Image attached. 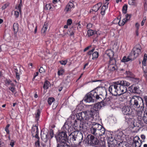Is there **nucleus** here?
Masks as SVG:
<instances>
[{
  "mask_svg": "<svg viewBox=\"0 0 147 147\" xmlns=\"http://www.w3.org/2000/svg\"><path fill=\"white\" fill-rule=\"evenodd\" d=\"M70 140L73 142L77 141L79 142L78 145H81V144L83 142V136L82 134L81 133L78 131H74L72 132L69 135Z\"/></svg>",
  "mask_w": 147,
  "mask_h": 147,
  "instance_id": "nucleus-6",
  "label": "nucleus"
},
{
  "mask_svg": "<svg viewBox=\"0 0 147 147\" xmlns=\"http://www.w3.org/2000/svg\"><path fill=\"white\" fill-rule=\"evenodd\" d=\"M98 53L97 51H95L92 54V59H94L98 57Z\"/></svg>",
  "mask_w": 147,
  "mask_h": 147,
  "instance_id": "nucleus-31",
  "label": "nucleus"
},
{
  "mask_svg": "<svg viewBox=\"0 0 147 147\" xmlns=\"http://www.w3.org/2000/svg\"><path fill=\"white\" fill-rule=\"evenodd\" d=\"M131 17V16L130 15L128 14H126L125 15V18L128 21L130 19Z\"/></svg>",
  "mask_w": 147,
  "mask_h": 147,
  "instance_id": "nucleus-57",
  "label": "nucleus"
},
{
  "mask_svg": "<svg viewBox=\"0 0 147 147\" xmlns=\"http://www.w3.org/2000/svg\"><path fill=\"white\" fill-rule=\"evenodd\" d=\"M127 21V20L126 19H125V18H124L121 23L120 22V23H119V26H123L125 23Z\"/></svg>",
  "mask_w": 147,
  "mask_h": 147,
  "instance_id": "nucleus-42",
  "label": "nucleus"
},
{
  "mask_svg": "<svg viewBox=\"0 0 147 147\" xmlns=\"http://www.w3.org/2000/svg\"><path fill=\"white\" fill-rule=\"evenodd\" d=\"M19 25L18 23H14L13 25V28L15 33H16L18 30Z\"/></svg>",
  "mask_w": 147,
  "mask_h": 147,
  "instance_id": "nucleus-26",
  "label": "nucleus"
},
{
  "mask_svg": "<svg viewBox=\"0 0 147 147\" xmlns=\"http://www.w3.org/2000/svg\"><path fill=\"white\" fill-rule=\"evenodd\" d=\"M102 106L101 102L94 104L93 108H91L90 111H85L79 113L77 115V119L80 121L84 120L85 122L87 121V123L88 124V122H92L94 116L98 113Z\"/></svg>",
  "mask_w": 147,
  "mask_h": 147,
  "instance_id": "nucleus-1",
  "label": "nucleus"
},
{
  "mask_svg": "<svg viewBox=\"0 0 147 147\" xmlns=\"http://www.w3.org/2000/svg\"><path fill=\"white\" fill-rule=\"evenodd\" d=\"M129 104L133 109L135 108H141L143 107L144 104L142 99L140 97L133 96L129 101Z\"/></svg>",
  "mask_w": 147,
  "mask_h": 147,
  "instance_id": "nucleus-4",
  "label": "nucleus"
},
{
  "mask_svg": "<svg viewBox=\"0 0 147 147\" xmlns=\"http://www.w3.org/2000/svg\"><path fill=\"white\" fill-rule=\"evenodd\" d=\"M114 141L108 143L109 146V147H116V145Z\"/></svg>",
  "mask_w": 147,
  "mask_h": 147,
  "instance_id": "nucleus-35",
  "label": "nucleus"
},
{
  "mask_svg": "<svg viewBox=\"0 0 147 147\" xmlns=\"http://www.w3.org/2000/svg\"><path fill=\"white\" fill-rule=\"evenodd\" d=\"M107 54L110 58V60L113 59H115L113 58L114 55V53L111 50H110L107 51Z\"/></svg>",
  "mask_w": 147,
  "mask_h": 147,
  "instance_id": "nucleus-25",
  "label": "nucleus"
},
{
  "mask_svg": "<svg viewBox=\"0 0 147 147\" xmlns=\"http://www.w3.org/2000/svg\"><path fill=\"white\" fill-rule=\"evenodd\" d=\"M92 26V25L91 24L89 23L88 24L87 26V29H89L91 28Z\"/></svg>",
  "mask_w": 147,
  "mask_h": 147,
  "instance_id": "nucleus-63",
  "label": "nucleus"
},
{
  "mask_svg": "<svg viewBox=\"0 0 147 147\" xmlns=\"http://www.w3.org/2000/svg\"><path fill=\"white\" fill-rule=\"evenodd\" d=\"M143 119L144 122L147 124V109H146L144 112L143 116Z\"/></svg>",
  "mask_w": 147,
  "mask_h": 147,
  "instance_id": "nucleus-28",
  "label": "nucleus"
},
{
  "mask_svg": "<svg viewBox=\"0 0 147 147\" xmlns=\"http://www.w3.org/2000/svg\"><path fill=\"white\" fill-rule=\"evenodd\" d=\"M98 123H96L90 128L91 133L96 137H99Z\"/></svg>",
  "mask_w": 147,
  "mask_h": 147,
  "instance_id": "nucleus-13",
  "label": "nucleus"
},
{
  "mask_svg": "<svg viewBox=\"0 0 147 147\" xmlns=\"http://www.w3.org/2000/svg\"><path fill=\"white\" fill-rule=\"evenodd\" d=\"M94 49H93L88 52L87 54L88 55H90V57H91V54H92L93 52L94 51Z\"/></svg>",
  "mask_w": 147,
  "mask_h": 147,
  "instance_id": "nucleus-51",
  "label": "nucleus"
},
{
  "mask_svg": "<svg viewBox=\"0 0 147 147\" xmlns=\"http://www.w3.org/2000/svg\"><path fill=\"white\" fill-rule=\"evenodd\" d=\"M136 0H129V4L131 5H133L135 4Z\"/></svg>",
  "mask_w": 147,
  "mask_h": 147,
  "instance_id": "nucleus-45",
  "label": "nucleus"
},
{
  "mask_svg": "<svg viewBox=\"0 0 147 147\" xmlns=\"http://www.w3.org/2000/svg\"><path fill=\"white\" fill-rule=\"evenodd\" d=\"M40 110L38 109L37 110V111L35 113V120L38 121L40 117Z\"/></svg>",
  "mask_w": 147,
  "mask_h": 147,
  "instance_id": "nucleus-29",
  "label": "nucleus"
},
{
  "mask_svg": "<svg viewBox=\"0 0 147 147\" xmlns=\"http://www.w3.org/2000/svg\"><path fill=\"white\" fill-rule=\"evenodd\" d=\"M133 141V146L135 147H140L142 142L138 136H136L134 138Z\"/></svg>",
  "mask_w": 147,
  "mask_h": 147,
  "instance_id": "nucleus-15",
  "label": "nucleus"
},
{
  "mask_svg": "<svg viewBox=\"0 0 147 147\" xmlns=\"http://www.w3.org/2000/svg\"><path fill=\"white\" fill-rule=\"evenodd\" d=\"M119 95L120 97H122V94L126 93L127 90V88L126 87H124L120 84H117Z\"/></svg>",
  "mask_w": 147,
  "mask_h": 147,
  "instance_id": "nucleus-16",
  "label": "nucleus"
},
{
  "mask_svg": "<svg viewBox=\"0 0 147 147\" xmlns=\"http://www.w3.org/2000/svg\"><path fill=\"white\" fill-rule=\"evenodd\" d=\"M49 82L48 81H46L44 84L43 88L45 89H47L49 88Z\"/></svg>",
  "mask_w": 147,
  "mask_h": 147,
  "instance_id": "nucleus-33",
  "label": "nucleus"
},
{
  "mask_svg": "<svg viewBox=\"0 0 147 147\" xmlns=\"http://www.w3.org/2000/svg\"><path fill=\"white\" fill-rule=\"evenodd\" d=\"M67 62V60H64V61H60V63L62 65H65Z\"/></svg>",
  "mask_w": 147,
  "mask_h": 147,
  "instance_id": "nucleus-54",
  "label": "nucleus"
},
{
  "mask_svg": "<svg viewBox=\"0 0 147 147\" xmlns=\"http://www.w3.org/2000/svg\"><path fill=\"white\" fill-rule=\"evenodd\" d=\"M101 3H97L93 7L92 9V10L95 12L97 11L101 7Z\"/></svg>",
  "mask_w": 147,
  "mask_h": 147,
  "instance_id": "nucleus-24",
  "label": "nucleus"
},
{
  "mask_svg": "<svg viewBox=\"0 0 147 147\" xmlns=\"http://www.w3.org/2000/svg\"><path fill=\"white\" fill-rule=\"evenodd\" d=\"M104 93L107 95L106 91L101 87H98L86 94L84 98V100L86 102H94L95 99L101 101L104 99Z\"/></svg>",
  "mask_w": 147,
  "mask_h": 147,
  "instance_id": "nucleus-2",
  "label": "nucleus"
},
{
  "mask_svg": "<svg viewBox=\"0 0 147 147\" xmlns=\"http://www.w3.org/2000/svg\"><path fill=\"white\" fill-rule=\"evenodd\" d=\"M37 139V140L35 142V146L36 147H39L40 145L39 142V139Z\"/></svg>",
  "mask_w": 147,
  "mask_h": 147,
  "instance_id": "nucleus-47",
  "label": "nucleus"
},
{
  "mask_svg": "<svg viewBox=\"0 0 147 147\" xmlns=\"http://www.w3.org/2000/svg\"><path fill=\"white\" fill-rule=\"evenodd\" d=\"M52 4L49 3L46 5L45 9L47 10H50L52 8Z\"/></svg>",
  "mask_w": 147,
  "mask_h": 147,
  "instance_id": "nucleus-34",
  "label": "nucleus"
},
{
  "mask_svg": "<svg viewBox=\"0 0 147 147\" xmlns=\"http://www.w3.org/2000/svg\"><path fill=\"white\" fill-rule=\"evenodd\" d=\"M127 6L126 5H125L123 7L122 11L123 13H126L127 10Z\"/></svg>",
  "mask_w": 147,
  "mask_h": 147,
  "instance_id": "nucleus-39",
  "label": "nucleus"
},
{
  "mask_svg": "<svg viewBox=\"0 0 147 147\" xmlns=\"http://www.w3.org/2000/svg\"><path fill=\"white\" fill-rule=\"evenodd\" d=\"M117 84V82H115L113 84L109 86V90L113 95L117 96V98H119L120 96L118 93L119 91L118 90Z\"/></svg>",
  "mask_w": 147,
  "mask_h": 147,
  "instance_id": "nucleus-10",
  "label": "nucleus"
},
{
  "mask_svg": "<svg viewBox=\"0 0 147 147\" xmlns=\"http://www.w3.org/2000/svg\"><path fill=\"white\" fill-rule=\"evenodd\" d=\"M9 3H6L3 5L1 7V9L3 10L5 9L8 6H9Z\"/></svg>",
  "mask_w": 147,
  "mask_h": 147,
  "instance_id": "nucleus-44",
  "label": "nucleus"
},
{
  "mask_svg": "<svg viewBox=\"0 0 147 147\" xmlns=\"http://www.w3.org/2000/svg\"><path fill=\"white\" fill-rule=\"evenodd\" d=\"M98 135L99 136H102L105 134V129L102 126L98 124Z\"/></svg>",
  "mask_w": 147,
  "mask_h": 147,
  "instance_id": "nucleus-20",
  "label": "nucleus"
},
{
  "mask_svg": "<svg viewBox=\"0 0 147 147\" xmlns=\"http://www.w3.org/2000/svg\"><path fill=\"white\" fill-rule=\"evenodd\" d=\"M55 137L58 144H61L63 143L66 144L65 142L67 139V137L65 132L61 131L57 136H55Z\"/></svg>",
  "mask_w": 147,
  "mask_h": 147,
  "instance_id": "nucleus-7",
  "label": "nucleus"
},
{
  "mask_svg": "<svg viewBox=\"0 0 147 147\" xmlns=\"http://www.w3.org/2000/svg\"><path fill=\"white\" fill-rule=\"evenodd\" d=\"M122 111L123 113L126 115L125 118L127 121L132 119L136 113L135 109H133L128 106H123L122 109Z\"/></svg>",
  "mask_w": 147,
  "mask_h": 147,
  "instance_id": "nucleus-3",
  "label": "nucleus"
},
{
  "mask_svg": "<svg viewBox=\"0 0 147 147\" xmlns=\"http://www.w3.org/2000/svg\"><path fill=\"white\" fill-rule=\"evenodd\" d=\"M96 33L94 31L92 30H89L87 32V35L88 36H90L93 34H95Z\"/></svg>",
  "mask_w": 147,
  "mask_h": 147,
  "instance_id": "nucleus-30",
  "label": "nucleus"
},
{
  "mask_svg": "<svg viewBox=\"0 0 147 147\" xmlns=\"http://www.w3.org/2000/svg\"><path fill=\"white\" fill-rule=\"evenodd\" d=\"M110 63L108 66L109 69L111 71H113L117 69V60L116 59L110 60Z\"/></svg>",
  "mask_w": 147,
  "mask_h": 147,
  "instance_id": "nucleus-12",
  "label": "nucleus"
},
{
  "mask_svg": "<svg viewBox=\"0 0 147 147\" xmlns=\"http://www.w3.org/2000/svg\"><path fill=\"white\" fill-rule=\"evenodd\" d=\"M141 47L139 44H137L133 48L130 54L134 59H135L141 53Z\"/></svg>",
  "mask_w": 147,
  "mask_h": 147,
  "instance_id": "nucleus-11",
  "label": "nucleus"
},
{
  "mask_svg": "<svg viewBox=\"0 0 147 147\" xmlns=\"http://www.w3.org/2000/svg\"><path fill=\"white\" fill-rule=\"evenodd\" d=\"M76 25L78 26L77 28L78 29H80L81 28V25L80 24V22L77 24Z\"/></svg>",
  "mask_w": 147,
  "mask_h": 147,
  "instance_id": "nucleus-64",
  "label": "nucleus"
},
{
  "mask_svg": "<svg viewBox=\"0 0 147 147\" xmlns=\"http://www.w3.org/2000/svg\"><path fill=\"white\" fill-rule=\"evenodd\" d=\"M120 20H119V19L117 18H115L113 21V22L115 24H117L120 23Z\"/></svg>",
  "mask_w": 147,
  "mask_h": 147,
  "instance_id": "nucleus-46",
  "label": "nucleus"
},
{
  "mask_svg": "<svg viewBox=\"0 0 147 147\" xmlns=\"http://www.w3.org/2000/svg\"><path fill=\"white\" fill-rule=\"evenodd\" d=\"M11 82H12V81L10 80H8L6 79L5 80V83L8 85L10 84L11 83Z\"/></svg>",
  "mask_w": 147,
  "mask_h": 147,
  "instance_id": "nucleus-53",
  "label": "nucleus"
},
{
  "mask_svg": "<svg viewBox=\"0 0 147 147\" xmlns=\"http://www.w3.org/2000/svg\"><path fill=\"white\" fill-rule=\"evenodd\" d=\"M147 57H144L142 62V64L143 65L145 66L146 62V61Z\"/></svg>",
  "mask_w": 147,
  "mask_h": 147,
  "instance_id": "nucleus-48",
  "label": "nucleus"
},
{
  "mask_svg": "<svg viewBox=\"0 0 147 147\" xmlns=\"http://www.w3.org/2000/svg\"><path fill=\"white\" fill-rule=\"evenodd\" d=\"M91 135H89L88 136V142L92 146L96 147H102L104 146L105 142L104 141H99L97 138Z\"/></svg>",
  "mask_w": 147,
  "mask_h": 147,
  "instance_id": "nucleus-5",
  "label": "nucleus"
},
{
  "mask_svg": "<svg viewBox=\"0 0 147 147\" xmlns=\"http://www.w3.org/2000/svg\"><path fill=\"white\" fill-rule=\"evenodd\" d=\"M114 141H115V140H114L112 136L109 137L108 139V143Z\"/></svg>",
  "mask_w": 147,
  "mask_h": 147,
  "instance_id": "nucleus-50",
  "label": "nucleus"
},
{
  "mask_svg": "<svg viewBox=\"0 0 147 147\" xmlns=\"http://www.w3.org/2000/svg\"><path fill=\"white\" fill-rule=\"evenodd\" d=\"M62 144H58L57 147H64L65 146H70L69 145H67V144L63 143Z\"/></svg>",
  "mask_w": 147,
  "mask_h": 147,
  "instance_id": "nucleus-40",
  "label": "nucleus"
},
{
  "mask_svg": "<svg viewBox=\"0 0 147 147\" xmlns=\"http://www.w3.org/2000/svg\"><path fill=\"white\" fill-rule=\"evenodd\" d=\"M79 113H78V114ZM78 114L77 113L76 114V118H77V115ZM77 119L78 120L80 121V122H82L83 123L82 124H81V123H80V125L79 126V127L78 126V123H79V122L76 119H75V120H74L73 119V122H74V128L75 129H76L77 130H81L82 129H84V128H85L84 126L86 127H87V125H90V122H88V124H87V123L88 122L87 121L86 122H84V120H82V121H80V120L78 119L77 118Z\"/></svg>",
  "mask_w": 147,
  "mask_h": 147,
  "instance_id": "nucleus-9",
  "label": "nucleus"
},
{
  "mask_svg": "<svg viewBox=\"0 0 147 147\" xmlns=\"http://www.w3.org/2000/svg\"><path fill=\"white\" fill-rule=\"evenodd\" d=\"M123 133L121 131H119L116 134V136L118 139H119L121 138V137L123 136Z\"/></svg>",
  "mask_w": 147,
  "mask_h": 147,
  "instance_id": "nucleus-36",
  "label": "nucleus"
},
{
  "mask_svg": "<svg viewBox=\"0 0 147 147\" xmlns=\"http://www.w3.org/2000/svg\"><path fill=\"white\" fill-rule=\"evenodd\" d=\"M69 1L67 4L65 9L64 11L66 12V13H67L69 12H70L72 10V9H73L74 7V5L72 2Z\"/></svg>",
  "mask_w": 147,
  "mask_h": 147,
  "instance_id": "nucleus-17",
  "label": "nucleus"
},
{
  "mask_svg": "<svg viewBox=\"0 0 147 147\" xmlns=\"http://www.w3.org/2000/svg\"><path fill=\"white\" fill-rule=\"evenodd\" d=\"M126 145L125 144V142H120L118 146V147H126Z\"/></svg>",
  "mask_w": 147,
  "mask_h": 147,
  "instance_id": "nucleus-41",
  "label": "nucleus"
},
{
  "mask_svg": "<svg viewBox=\"0 0 147 147\" xmlns=\"http://www.w3.org/2000/svg\"><path fill=\"white\" fill-rule=\"evenodd\" d=\"M55 100V99L53 97H49L48 98L47 100V102L49 104L51 105L52 103Z\"/></svg>",
  "mask_w": 147,
  "mask_h": 147,
  "instance_id": "nucleus-32",
  "label": "nucleus"
},
{
  "mask_svg": "<svg viewBox=\"0 0 147 147\" xmlns=\"http://www.w3.org/2000/svg\"><path fill=\"white\" fill-rule=\"evenodd\" d=\"M22 5V4L20 3L18 7V8L16 7V8L18 9L19 11L20 12V13L21 12V7Z\"/></svg>",
  "mask_w": 147,
  "mask_h": 147,
  "instance_id": "nucleus-49",
  "label": "nucleus"
},
{
  "mask_svg": "<svg viewBox=\"0 0 147 147\" xmlns=\"http://www.w3.org/2000/svg\"><path fill=\"white\" fill-rule=\"evenodd\" d=\"M132 81L137 83L133 84L131 86L129 87V91L133 93L138 94L140 93V87L138 84L139 81V79L133 78Z\"/></svg>",
  "mask_w": 147,
  "mask_h": 147,
  "instance_id": "nucleus-8",
  "label": "nucleus"
},
{
  "mask_svg": "<svg viewBox=\"0 0 147 147\" xmlns=\"http://www.w3.org/2000/svg\"><path fill=\"white\" fill-rule=\"evenodd\" d=\"M16 78L18 80H19L20 79V74L18 72H16Z\"/></svg>",
  "mask_w": 147,
  "mask_h": 147,
  "instance_id": "nucleus-60",
  "label": "nucleus"
},
{
  "mask_svg": "<svg viewBox=\"0 0 147 147\" xmlns=\"http://www.w3.org/2000/svg\"><path fill=\"white\" fill-rule=\"evenodd\" d=\"M64 72V70L63 69H61L59 70L58 71L57 74L59 76L62 75Z\"/></svg>",
  "mask_w": 147,
  "mask_h": 147,
  "instance_id": "nucleus-38",
  "label": "nucleus"
},
{
  "mask_svg": "<svg viewBox=\"0 0 147 147\" xmlns=\"http://www.w3.org/2000/svg\"><path fill=\"white\" fill-rule=\"evenodd\" d=\"M110 97H114V98H112V101H113V100H115V99H120V98H121V99H120V100L121 101H123V99H124L125 98L124 97H123V98L121 97H119V98H117V96H115L113 95V96H111Z\"/></svg>",
  "mask_w": 147,
  "mask_h": 147,
  "instance_id": "nucleus-43",
  "label": "nucleus"
},
{
  "mask_svg": "<svg viewBox=\"0 0 147 147\" xmlns=\"http://www.w3.org/2000/svg\"><path fill=\"white\" fill-rule=\"evenodd\" d=\"M39 71L40 73H42L43 72H45V70L42 67H40Z\"/></svg>",
  "mask_w": 147,
  "mask_h": 147,
  "instance_id": "nucleus-59",
  "label": "nucleus"
},
{
  "mask_svg": "<svg viewBox=\"0 0 147 147\" xmlns=\"http://www.w3.org/2000/svg\"><path fill=\"white\" fill-rule=\"evenodd\" d=\"M118 84H120L124 87H128L129 86V83L125 80H119L117 82Z\"/></svg>",
  "mask_w": 147,
  "mask_h": 147,
  "instance_id": "nucleus-22",
  "label": "nucleus"
},
{
  "mask_svg": "<svg viewBox=\"0 0 147 147\" xmlns=\"http://www.w3.org/2000/svg\"><path fill=\"white\" fill-rule=\"evenodd\" d=\"M142 113L141 111L138 112L137 113V118L138 119H140L142 117Z\"/></svg>",
  "mask_w": 147,
  "mask_h": 147,
  "instance_id": "nucleus-37",
  "label": "nucleus"
},
{
  "mask_svg": "<svg viewBox=\"0 0 147 147\" xmlns=\"http://www.w3.org/2000/svg\"><path fill=\"white\" fill-rule=\"evenodd\" d=\"M112 98H114V97H109L104 99L101 102L102 105L104 106L110 105L111 102L112 101Z\"/></svg>",
  "mask_w": 147,
  "mask_h": 147,
  "instance_id": "nucleus-18",
  "label": "nucleus"
},
{
  "mask_svg": "<svg viewBox=\"0 0 147 147\" xmlns=\"http://www.w3.org/2000/svg\"><path fill=\"white\" fill-rule=\"evenodd\" d=\"M108 2H106L105 4L102 7L100 12L102 15H104L105 14V11L108 8Z\"/></svg>",
  "mask_w": 147,
  "mask_h": 147,
  "instance_id": "nucleus-23",
  "label": "nucleus"
},
{
  "mask_svg": "<svg viewBox=\"0 0 147 147\" xmlns=\"http://www.w3.org/2000/svg\"><path fill=\"white\" fill-rule=\"evenodd\" d=\"M72 23V20L71 19H69L67 21V24L68 25H70Z\"/></svg>",
  "mask_w": 147,
  "mask_h": 147,
  "instance_id": "nucleus-56",
  "label": "nucleus"
},
{
  "mask_svg": "<svg viewBox=\"0 0 147 147\" xmlns=\"http://www.w3.org/2000/svg\"><path fill=\"white\" fill-rule=\"evenodd\" d=\"M0 147H6L4 143L0 142Z\"/></svg>",
  "mask_w": 147,
  "mask_h": 147,
  "instance_id": "nucleus-61",
  "label": "nucleus"
},
{
  "mask_svg": "<svg viewBox=\"0 0 147 147\" xmlns=\"http://www.w3.org/2000/svg\"><path fill=\"white\" fill-rule=\"evenodd\" d=\"M49 134L51 138H52L53 137V130L52 129H50V130Z\"/></svg>",
  "mask_w": 147,
  "mask_h": 147,
  "instance_id": "nucleus-55",
  "label": "nucleus"
},
{
  "mask_svg": "<svg viewBox=\"0 0 147 147\" xmlns=\"http://www.w3.org/2000/svg\"><path fill=\"white\" fill-rule=\"evenodd\" d=\"M9 89L12 93H14L15 91V88L14 87L10 86L9 87Z\"/></svg>",
  "mask_w": 147,
  "mask_h": 147,
  "instance_id": "nucleus-52",
  "label": "nucleus"
},
{
  "mask_svg": "<svg viewBox=\"0 0 147 147\" xmlns=\"http://www.w3.org/2000/svg\"><path fill=\"white\" fill-rule=\"evenodd\" d=\"M48 24L47 22H45L41 30V32L42 33L44 34L45 33L46 31L48 28Z\"/></svg>",
  "mask_w": 147,
  "mask_h": 147,
  "instance_id": "nucleus-27",
  "label": "nucleus"
},
{
  "mask_svg": "<svg viewBox=\"0 0 147 147\" xmlns=\"http://www.w3.org/2000/svg\"><path fill=\"white\" fill-rule=\"evenodd\" d=\"M140 26V24L138 23H136L135 24V27L136 28V30H138L139 28V27Z\"/></svg>",
  "mask_w": 147,
  "mask_h": 147,
  "instance_id": "nucleus-62",
  "label": "nucleus"
},
{
  "mask_svg": "<svg viewBox=\"0 0 147 147\" xmlns=\"http://www.w3.org/2000/svg\"><path fill=\"white\" fill-rule=\"evenodd\" d=\"M134 59L131 56V55L130 54L127 57L124 56L122 60V61L123 62H128L129 61H132Z\"/></svg>",
  "mask_w": 147,
  "mask_h": 147,
  "instance_id": "nucleus-21",
  "label": "nucleus"
},
{
  "mask_svg": "<svg viewBox=\"0 0 147 147\" xmlns=\"http://www.w3.org/2000/svg\"><path fill=\"white\" fill-rule=\"evenodd\" d=\"M14 15L16 18H18L19 16V12L18 11H15L14 12Z\"/></svg>",
  "mask_w": 147,
  "mask_h": 147,
  "instance_id": "nucleus-58",
  "label": "nucleus"
},
{
  "mask_svg": "<svg viewBox=\"0 0 147 147\" xmlns=\"http://www.w3.org/2000/svg\"><path fill=\"white\" fill-rule=\"evenodd\" d=\"M31 133L33 137H34L37 139L39 138V137L38 136V126L36 125L32 127Z\"/></svg>",
  "mask_w": 147,
  "mask_h": 147,
  "instance_id": "nucleus-14",
  "label": "nucleus"
},
{
  "mask_svg": "<svg viewBox=\"0 0 147 147\" xmlns=\"http://www.w3.org/2000/svg\"><path fill=\"white\" fill-rule=\"evenodd\" d=\"M71 127H69V125L65 123L61 129V131L65 132V134L67 132L69 133L71 131Z\"/></svg>",
  "mask_w": 147,
  "mask_h": 147,
  "instance_id": "nucleus-19",
  "label": "nucleus"
}]
</instances>
